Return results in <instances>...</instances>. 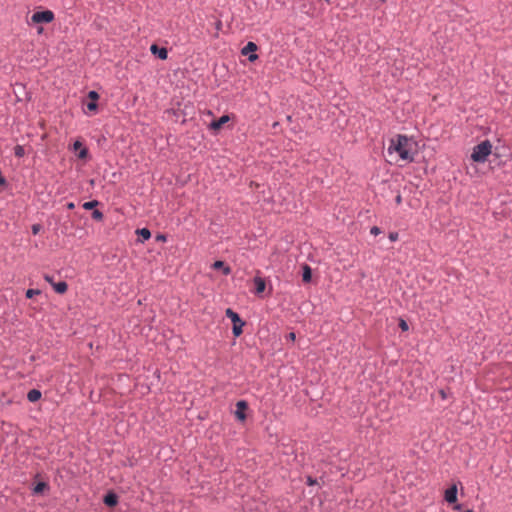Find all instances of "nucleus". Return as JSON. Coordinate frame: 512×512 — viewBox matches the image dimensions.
Wrapping results in <instances>:
<instances>
[{
    "label": "nucleus",
    "instance_id": "nucleus-5",
    "mask_svg": "<svg viewBox=\"0 0 512 512\" xmlns=\"http://www.w3.org/2000/svg\"><path fill=\"white\" fill-rule=\"evenodd\" d=\"M457 485L453 484L450 488L444 492V499L449 504H455L457 501Z\"/></svg>",
    "mask_w": 512,
    "mask_h": 512
},
{
    "label": "nucleus",
    "instance_id": "nucleus-34",
    "mask_svg": "<svg viewBox=\"0 0 512 512\" xmlns=\"http://www.w3.org/2000/svg\"><path fill=\"white\" fill-rule=\"evenodd\" d=\"M453 509H454V510H457V511H460V510H461V505H460V504H455V505L453 506Z\"/></svg>",
    "mask_w": 512,
    "mask_h": 512
},
{
    "label": "nucleus",
    "instance_id": "nucleus-10",
    "mask_svg": "<svg viewBox=\"0 0 512 512\" xmlns=\"http://www.w3.org/2000/svg\"><path fill=\"white\" fill-rule=\"evenodd\" d=\"M254 284H255V293L261 294L265 291L266 283L265 280L261 277H255L254 278Z\"/></svg>",
    "mask_w": 512,
    "mask_h": 512
},
{
    "label": "nucleus",
    "instance_id": "nucleus-36",
    "mask_svg": "<svg viewBox=\"0 0 512 512\" xmlns=\"http://www.w3.org/2000/svg\"><path fill=\"white\" fill-rule=\"evenodd\" d=\"M67 207H68L69 209H72V208H74V204H73V203H68V204H67Z\"/></svg>",
    "mask_w": 512,
    "mask_h": 512
},
{
    "label": "nucleus",
    "instance_id": "nucleus-20",
    "mask_svg": "<svg viewBox=\"0 0 512 512\" xmlns=\"http://www.w3.org/2000/svg\"><path fill=\"white\" fill-rule=\"evenodd\" d=\"M41 292L38 289H28L26 291V297L27 298H33L35 295H39Z\"/></svg>",
    "mask_w": 512,
    "mask_h": 512
},
{
    "label": "nucleus",
    "instance_id": "nucleus-38",
    "mask_svg": "<svg viewBox=\"0 0 512 512\" xmlns=\"http://www.w3.org/2000/svg\"><path fill=\"white\" fill-rule=\"evenodd\" d=\"M464 512H474L472 509H467Z\"/></svg>",
    "mask_w": 512,
    "mask_h": 512
},
{
    "label": "nucleus",
    "instance_id": "nucleus-9",
    "mask_svg": "<svg viewBox=\"0 0 512 512\" xmlns=\"http://www.w3.org/2000/svg\"><path fill=\"white\" fill-rule=\"evenodd\" d=\"M229 119L230 118L228 115H223L218 120L211 122L209 127H210V129L217 131V130L221 129L222 126L229 121Z\"/></svg>",
    "mask_w": 512,
    "mask_h": 512
},
{
    "label": "nucleus",
    "instance_id": "nucleus-11",
    "mask_svg": "<svg viewBox=\"0 0 512 512\" xmlns=\"http://www.w3.org/2000/svg\"><path fill=\"white\" fill-rule=\"evenodd\" d=\"M103 502L107 506H115L118 503V496L113 492H109L108 494L105 495Z\"/></svg>",
    "mask_w": 512,
    "mask_h": 512
},
{
    "label": "nucleus",
    "instance_id": "nucleus-22",
    "mask_svg": "<svg viewBox=\"0 0 512 512\" xmlns=\"http://www.w3.org/2000/svg\"><path fill=\"white\" fill-rule=\"evenodd\" d=\"M399 327H400V328H401V330H403V331H407V330L409 329L407 322H406L405 320H403V319H400V321H399Z\"/></svg>",
    "mask_w": 512,
    "mask_h": 512
},
{
    "label": "nucleus",
    "instance_id": "nucleus-21",
    "mask_svg": "<svg viewBox=\"0 0 512 512\" xmlns=\"http://www.w3.org/2000/svg\"><path fill=\"white\" fill-rule=\"evenodd\" d=\"M102 217H103V214H102L99 210H94V211L92 212V219H93L94 221L99 222V221H101V220H102Z\"/></svg>",
    "mask_w": 512,
    "mask_h": 512
},
{
    "label": "nucleus",
    "instance_id": "nucleus-24",
    "mask_svg": "<svg viewBox=\"0 0 512 512\" xmlns=\"http://www.w3.org/2000/svg\"><path fill=\"white\" fill-rule=\"evenodd\" d=\"M87 154H88L87 149L86 148H82L80 150L79 154H78V157L81 158V159H84V158H86Z\"/></svg>",
    "mask_w": 512,
    "mask_h": 512
},
{
    "label": "nucleus",
    "instance_id": "nucleus-32",
    "mask_svg": "<svg viewBox=\"0 0 512 512\" xmlns=\"http://www.w3.org/2000/svg\"><path fill=\"white\" fill-rule=\"evenodd\" d=\"M288 338H289L290 340L294 341V340H295V338H296L295 333H293V332L289 333V334H288Z\"/></svg>",
    "mask_w": 512,
    "mask_h": 512
},
{
    "label": "nucleus",
    "instance_id": "nucleus-2",
    "mask_svg": "<svg viewBox=\"0 0 512 512\" xmlns=\"http://www.w3.org/2000/svg\"><path fill=\"white\" fill-rule=\"evenodd\" d=\"M492 152V144L484 140L473 148L471 159L477 163H484Z\"/></svg>",
    "mask_w": 512,
    "mask_h": 512
},
{
    "label": "nucleus",
    "instance_id": "nucleus-12",
    "mask_svg": "<svg viewBox=\"0 0 512 512\" xmlns=\"http://www.w3.org/2000/svg\"><path fill=\"white\" fill-rule=\"evenodd\" d=\"M212 268L215 270L222 269L224 275H228L231 272L229 266H226L223 261H215L212 265Z\"/></svg>",
    "mask_w": 512,
    "mask_h": 512
},
{
    "label": "nucleus",
    "instance_id": "nucleus-35",
    "mask_svg": "<svg viewBox=\"0 0 512 512\" xmlns=\"http://www.w3.org/2000/svg\"><path fill=\"white\" fill-rule=\"evenodd\" d=\"M440 395H441L442 399L446 398V394L443 390L440 391Z\"/></svg>",
    "mask_w": 512,
    "mask_h": 512
},
{
    "label": "nucleus",
    "instance_id": "nucleus-37",
    "mask_svg": "<svg viewBox=\"0 0 512 512\" xmlns=\"http://www.w3.org/2000/svg\"><path fill=\"white\" fill-rule=\"evenodd\" d=\"M397 202L399 203L401 201V197L400 196H397L396 198Z\"/></svg>",
    "mask_w": 512,
    "mask_h": 512
},
{
    "label": "nucleus",
    "instance_id": "nucleus-30",
    "mask_svg": "<svg viewBox=\"0 0 512 512\" xmlns=\"http://www.w3.org/2000/svg\"><path fill=\"white\" fill-rule=\"evenodd\" d=\"M41 226H32L33 234L36 235L39 233Z\"/></svg>",
    "mask_w": 512,
    "mask_h": 512
},
{
    "label": "nucleus",
    "instance_id": "nucleus-3",
    "mask_svg": "<svg viewBox=\"0 0 512 512\" xmlns=\"http://www.w3.org/2000/svg\"><path fill=\"white\" fill-rule=\"evenodd\" d=\"M225 314L233 322L232 331L234 336H240L243 332L242 328L244 326V322L240 319L239 315L230 308L226 309Z\"/></svg>",
    "mask_w": 512,
    "mask_h": 512
},
{
    "label": "nucleus",
    "instance_id": "nucleus-13",
    "mask_svg": "<svg viewBox=\"0 0 512 512\" xmlns=\"http://www.w3.org/2000/svg\"><path fill=\"white\" fill-rule=\"evenodd\" d=\"M52 286H53L55 292L58 294H64L68 289V285L64 281H60L58 283H52Z\"/></svg>",
    "mask_w": 512,
    "mask_h": 512
},
{
    "label": "nucleus",
    "instance_id": "nucleus-4",
    "mask_svg": "<svg viewBox=\"0 0 512 512\" xmlns=\"http://www.w3.org/2000/svg\"><path fill=\"white\" fill-rule=\"evenodd\" d=\"M54 19V13L50 10L35 12L31 21L33 23H50Z\"/></svg>",
    "mask_w": 512,
    "mask_h": 512
},
{
    "label": "nucleus",
    "instance_id": "nucleus-7",
    "mask_svg": "<svg viewBox=\"0 0 512 512\" xmlns=\"http://www.w3.org/2000/svg\"><path fill=\"white\" fill-rule=\"evenodd\" d=\"M247 403L245 401H238L236 404L235 416L238 420L244 421L246 419L245 410L247 409Z\"/></svg>",
    "mask_w": 512,
    "mask_h": 512
},
{
    "label": "nucleus",
    "instance_id": "nucleus-19",
    "mask_svg": "<svg viewBox=\"0 0 512 512\" xmlns=\"http://www.w3.org/2000/svg\"><path fill=\"white\" fill-rule=\"evenodd\" d=\"M47 487V484L44 483V482H39L35 487H34V493L36 494H39L41 493L45 488Z\"/></svg>",
    "mask_w": 512,
    "mask_h": 512
},
{
    "label": "nucleus",
    "instance_id": "nucleus-8",
    "mask_svg": "<svg viewBox=\"0 0 512 512\" xmlns=\"http://www.w3.org/2000/svg\"><path fill=\"white\" fill-rule=\"evenodd\" d=\"M150 51L152 54L157 55L161 60H165L168 57L167 49L159 48L156 44L151 45Z\"/></svg>",
    "mask_w": 512,
    "mask_h": 512
},
{
    "label": "nucleus",
    "instance_id": "nucleus-28",
    "mask_svg": "<svg viewBox=\"0 0 512 512\" xmlns=\"http://www.w3.org/2000/svg\"><path fill=\"white\" fill-rule=\"evenodd\" d=\"M389 238L391 241H396L398 239V234L395 232H392L389 234Z\"/></svg>",
    "mask_w": 512,
    "mask_h": 512
},
{
    "label": "nucleus",
    "instance_id": "nucleus-31",
    "mask_svg": "<svg viewBox=\"0 0 512 512\" xmlns=\"http://www.w3.org/2000/svg\"><path fill=\"white\" fill-rule=\"evenodd\" d=\"M44 279H45L47 282H49L51 285H52V283H55V282L53 281V278H52L50 275H45V276H44Z\"/></svg>",
    "mask_w": 512,
    "mask_h": 512
},
{
    "label": "nucleus",
    "instance_id": "nucleus-33",
    "mask_svg": "<svg viewBox=\"0 0 512 512\" xmlns=\"http://www.w3.org/2000/svg\"><path fill=\"white\" fill-rule=\"evenodd\" d=\"M156 239H157V240H159V241H165V239H166V238H165V236H164V235H158V236L156 237Z\"/></svg>",
    "mask_w": 512,
    "mask_h": 512
},
{
    "label": "nucleus",
    "instance_id": "nucleus-25",
    "mask_svg": "<svg viewBox=\"0 0 512 512\" xmlns=\"http://www.w3.org/2000/svg\"><path fill=\"white\" fill-rule=\"evenodd\" d=\"M89 98L92 99V100H97L98 99V93L96 91H90L89 94H88Z\"/></svg>",
    "mask_w": 512,
    "mask_h": 512
},
{
    "label": "nucleus",
    "instance_id": "nucleus-1",
    "mask_svg": "<svg viewBox=\"0 0 512 512\" xmlns=\"http://www.w3.org/2000/svg\"><path fill=\"white\" fill-rule=\"evenodd\" d=\"M387 152L390 156L396 153L405 162H412L414 160L413 142L405 135H397L392 138Z\"/></svg>",
    "mask_w": 512,
    "mask_h": 512
},
{
    "label": "nucleus",
    "instance_id": "nucleus-14",
    "mask_svg": "<svg viewBox=\"0 0 512 512\" xmlns=\"http://www.w3.org/2000/svg\"><path fill=\"white\" fill-rule=\"evenodd\" d=\"M41 398V392L37 389H32L27 394V399L30 402H36Z\"/></svg>",
    "mask_w": 512,
    "mask_h": 512
},
{
    "label": "nucleus",
    "instance_id": "nucleus-23",
    "mask_svg": "<svg viewBox=\"0 0 512 512\" xmlns=\"http://www.w3.org/2000/svg\"><path fill=\"white\" fill-rule=\"evenodd\" d=\"M370 233L374 236H377L378 234L381 233V230L378 226H373Z\"/></svg>",
    "mask_w": 512,
    "mask_h": 512
},
{
    "label": "nucleus",
    "instance_id": "nucleus-18",
    "mask_svg": "<svg viewBox=\"0 0 512 512\" xmlns=\"http://www.w3.org/2000/svg\"><path fill=\"white\" fill-rule=\"evenodd\" d=\"M97 205H98V201L93 200V201L83 203L82 208L85 210H91Z\"/></svg>",
    "mask_w": 512,
    "mask_h": 512
},
{
    "label": "nucleus",
    "instance_id": "nucleus-29",
    "mask_svg": "<svg viewBox=\"0 0 512 512\" xmlns=\"http://www.w3.org/2000/svg\"><path fill=\"white\" fill-rule=\"evenodd\" d=\"M73 147H74V149H75V150H78V149H80V150H81V149L83 148V147H82V143H81V142H79V141H76V142L74 143Z\"/></svg>",
    "mask_w": 512,
    "mask_h": 512
},
{
    "label": "nucleus",
    "instance_id": "nucleus-16",
    "mask_svg": "<svg viewBox=\"0 0 512 512\" xmlns=\"http://www.w3.org/2000/svg\"><path fill=\"white\" fill-rule=\"evenodd\" d=\"M136 233H137V235L139 237H141V240H140L141 242H143L144 240L149 239L150 236H151V233H150V231L147 228L138 229L136 231Z\"/></svg>",
    "mask_w": 512,
    "mask_h": 512
},
{
    "label": "nucleus",
    "instance_id": "nucleus-26",
    "mask_svg": "<svg viewBox=\"0 0 512 512\" xmlns=\"http://www.w3.org/2000/svg\"><path fill=\"white\" fill-rule=\"evenodd\" d=\"M316 483H317L316 479L312 478L311 476H308V477H307V484H308L309 486H313V485H315Z\"/></svg>",
    "mask_w": 512,
    "mask_h": 512
},
{
    "label": "nucleus",
    "instance_id": "nucleus-6",
    "mask_svg": "<svg viewBox=\"0 0 512 512\" xmlns=\"http://www.w3.org/2000/svg\"><path fill=\"white\" fill-rule=\"evenodd\" d=\"M257 50V45L254 42H248L246 46L242 49L243 55L249 54V61L253 62L258 58V55L254 52Z\"/></svg>",
    "mask_w": 512,
    "mask_h": 512
},
{
    "label": "nucleus",
    "instance_id": "nucleus-27",
    "mask_svg": "<svg viewBox=\"0 0 512 512\" xmlns=\"http://www.w3.org/2000/svg\"><path fill=\"white\" fill-rule=\"evenodd\" d=\"M87 108H88L89 110L94 111V110H96V108H97V104H96L94 101H92V102H90V103H88V104H87Z\"/></svg>",
    "mask_w": 512,
    "mask_h": 512
},
{
    "label": "nucleus",
    "instance_id": "nucleus-17",
    "mask_svg": "<svg viewBox=\"0 0 512 512\" xmlns=\"http://www.w3.org/2000/svg\"><path fill=\"white\" fill-rule=\"evenodd\" d=\"M14 154L16 157L18 158H21L25 155V149L23 146L21 145H17L15 148H14Z\"/></svg>",
    "mask_w": 512,
    "mask_h": 512
},
{
    "label": "nucleus",
    "instance_id": "nucleus-15",
    "mask_svg": "<svg viewBox=\"0 0 512 512\" xmlns=\"http://www.w3.org/2000/svg\"><path fill=\"white\" fill-rule=\"evenodd\" d=\"M311 278H312L311 268L308 265H304L303 266V274H302L303 282L308 283L311 281Z\"/></svg>",
    "mask_w": 512,
    "mask_h": 512
}]
</instances>
